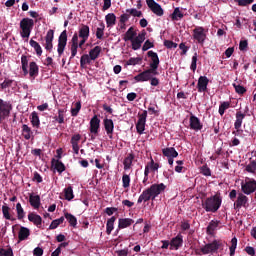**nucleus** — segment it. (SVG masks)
Masks as SVG:
<instances>
[{
  "instance_id": "62",
  "label": "nucleus",
  "mask_w": 256,
  "mask_h": 256,
  "mask_svg": "<svg viewBox=\"0 0 256 256\" xmlns=\"http://www.w3.org/2000/svg\"><path fill=\"white\" fill-rule=\"evenodd\" d=\"M142 59L139 58V57H136V58H130L128 61H127V65H139L141 63Z\"/></svg>"
},
{
  "instance_id": "60",
  "label": "nucleus",
  "mask_w": 256,
  "mask_h": 256,
  "mask_svg": "<svg viewBox=\"0 0 256 256\" xmlns=\"http://www.w3.org/2000/svg\"><path fill=\"white\" fill-rule=\"evenodd\" d=\"M164 46H166L167 49H177V43L171 40H165Z\"/></svg>"
},
{
  "instance_id": "32",
  "label": "nucleus",
  "mask_w": 256,
  "mask_h": 256,
  "mask_svg": "<svg viewBox=\"0 0 256 256\" xmlns=\"http://www.w3.org/2000/svg\"><path fill=\"white\" fill-rule=\"evenodd\" d=\"M51 164L60 174L63 173V171L66 169L65 164H63V162L60 160H55V158L51 160Z\"/></svg>"
},
{
  "instance_id": "27",
  "label": "nucleus",
  "mask_w": 256,
  "mask_h": 256,
  "mask_svg": "<svg viewBox=\"0 0 256 256\" xmlns=\"http://www.w3.org/2000/svg\"><path fill=\"white\" fill-rule=\"evenodd\" d=\"M245 113L241 111L236 112V120L234 122V129H241V125H243V119H245Z\"/></svg>"
},
{
  "instance_id": "17",
  "label": "nucleus",
  "mask_w": 256,
  "mask_h": 256,
  "mask_svg": "<svg viewBox=\"0 0 256 256\" xmlns=\"http://www.w3.org/2000/svg\"><path fill=\"white\" fill-rule=\"evenodd\" d=\"M79 47V36L77 33H74L72 39H71V46H70V51H71V56L70 59H73L77 55V49Z\"/></svg>"
},
{
  "instance_id": "29",
  "label": "nucleus",
  "mask_w": 256,
  "mask_h": 256,
  "mask_svg": "<svg viewBox=\"0 0 256 256\" xmlns=\"http://www.w3.org/2000/svg\"><path fill=\"white\" fill-rule=\"evenodd\" d=\"M102 48L101 46H95L93 49L89 51V57L92 61L99 59V55H101Z\"/></svg>"
},
{
  "instance_id": "63",
  "label": "nucleus",
  "mask_w": 256,
  "mask_h": 256,
  "mask_svg": "<svg viewBox=\"0 0 256 256\" xmlns=\"http://www.w3.org/2000/svg\"><path fill=\"white\" fill-rule=\"evenodd\" d=\"M117 211H119L118 208H115V207H107V208L104 210V213H106V215H108L109 217H111V215H113V213H117Z\"/></svg>"
},
{
  "instance_id": "34",
  "label": "nucleus",
  "mask_w": 256,
  "mask_h": 256,
  "mask_svg": "<svg viewBox=\"0 0 256 256\" xmlns=\"http://www.w3.org/2000/svg\"><path fill=\"white\" fill-rule=\"evenodd\" d=\"M172 21H179L185 17V14L181 12V8L176 7L173 11V13L170 15Z\"/></svg>"
},
{
  "instance_id": "54",
  "label": "nucleus",
  "mask_w": 256,
  "mask_h": 256,
  "mask_svg": "<svg viewBox=\"0 0 256 256\" xmlns=\"http://www.w3.org/2000/svg\"><path fill=\"white\" fill-rule=\"evenodd\" d=\"M122 183H123V187L124 189H127L130 184H131V178L129 177V175L124 174L122 177Z\"/></svg>"
},
{
  "instance_id": "21",
  "label": "nucleus",
  "mask_w": 256,
  "mask_h": 256,
  "mask_svg": "<svg viewBox=\"0 0 256 256\" xmlns=\"http://www.w3.org/2000/svg\"><path fill=\"white\" fill-rule=\"evenodd\" d=\"M136 37H137V30H135V27L131 26L123 35V41L127 43V41H131Z\"/></svg>"
},
{
  "instance_id": "42",
  "label": "nucleus",
  "mask_w": 256,
  "mask_h": 256,
  "mask_svg": "<svg viewBox=\"0 0 256 256\" xmlns=\"http://www.w3.org/2000/svg\"><path fill=\"white\" fill-rule=\"evenodd\" d=\"M64 217L67 219L71 227H77V217L68 212L64 214Z\"/></svg>"
},
{
  "instance_id": "52",
  "label": "nucleus",
  "mask_w": 256,
  "mask_h": 256,
  "mask_svg": "<svg viewBox=\"0 0 256 256\" xmlns=\"http://www.w3.org/2000/svg\"><path fill=\"white\" fill-rule=\"evenodd\" d=\"M235 249H237V237L231 239L230 256L235 255Z\"/></svg>"
},
{
  "instance_id": "9",
  "label": "nucleus",
  "mask_w": 256,
  "mask_h": 256,
  "mask_svg": "<svg viewBox=\"0 0 256 256\" xmlns=\"http://www.w3.org/2000/svg\"><path fill=\"white\" fill-rule=\"evenodd\" d=\"M192 37H193L194 41H197V43H199V45H204L205 40L207 39V33L205 31V28H203L201 26H197L193 30Z\"/></svg>"
},
{
  "instance_id": "36",
  "label": "nucleus",
  "mask_w": 256,
  "mask_h": 256,
  "mask_svg": "<svg viewBox=\"0 0 256 256\" xmlns=\"http://www.w3.org/2000/svg\"><path fill=\"white\" fill-rule=\"evenodd\" d=\"M107 27H113L117 23V16L113 13H109L105 16Z\"/></svg>"
},
{
  "instance_id": "6",
  "label": "nucleus",
  "mask_w": 256,
  "mask_h": 256,
  "mask_svg": "<svg viewBox=\"0 0 256 256\" xmlns=\"http://www.w3.org/2000/svg\"><path fill=\"white\" fill-rule=\"evenodd\" d=\"M223 247V241L221 240H214L211 243H208L200 248V252L202 255H213V253H217L219 249Z\"/></svg>"
},
{
  "instance_id": "53",
  "label": "nucleus",
  "mask_w": 256,
  "mask_h": 256,
  "mask_svg": "<svg viewBox=\"0 0 256 256\" xmlns=\"http://www.w3.org/2000/svg\"><path fill=\"white\" fill-rule=\"evenodd\" d=\"M0 256H14L13 249L11 247L8 249L0 248Z\"/></svg>"
},
{
  "instance_id": "23",
  "label": "nucleus",
  "mask_w": 256,
  "mask_h": 256,
  "mask_svg": "<svg viewBox=\"0 0 256 256\" xmlns=\"http://www.w3.org/2000/svg\"><path fill=\"white\" fill-rule=\"evenodd\" d=\"M79 141H81V135L75 134L71 138V145L75 155H79Z\"/></svg>"
},
{
  "instance_id": "26",
  "label": "nucleus",
  "mask_w": 256,
  "mask_h": 256,
  "mask_svg": "<svg viewBox=\"0 0 256 256\" xmlns=\"http://www.w3.org/2000/svg\"><path fill=\"white\" fill-rule=\"evenodd\" d=\"M28 221L35 224L36 227H41L43 223V218H41L38 214L30 213L28 214Z\"/></svg>"
},
{
  "instance_id": "5",
  "label": "nucleus",
  "mask_w": 256,
  "mask_h": 256,
  "mask_svg": "<svg viewBox=\"0 0 256 256\" xmlns=\"http://www.w3.org/2000/svg\"><path fill=\"white\" fill-rule=\"evenodd\" d=\"M33 27H35V21L31 18H23L20 21V35L23 39H29L31 36V31H33Z\"/></svg>"
},
{
  "instance_id": "35",
  "label": "nucleus",
  "mask_w": 256,
  "mask_h": 256,
  "mask_svg": "<svg viewBox=\"0 0 256 256\" xmlns=\"http://www.w3.org/2000/svg\"><path fill=\"white\" fill-rule=\"evenodd\" d=\"M115 221H117V217H115V216H112L111 218H109L107 220V223H106V233H107V235H111V232L114 229Z\"/></svg>"
},
{
  "instance_id": "46",
  "label": "nucleus",
  "mask_w": 256,
  "mask_h": 256,
  "mask_svg": "<svg viewBox=\"0 0 256 256\" xmlns=\"http://www.w3.org/2000/svg\"><path fill=\"white\" fill-rule=\"evenodd\" d=\"M55 121L62 125V123H65V110L59 109L58 110V116L54 117Z\"/></svg>"
},
{
  "instance_id": "64",
  "label": "nucleus",
  "mask_w": 256,
  "mask_h": 256,
  "mask_svg": "<svg viewBox=\"0 0 256 256\" xmlns=\"http://www.w3.org/2000/svg\"><path fill=\"white\" fill-rule=\"evenodd\" d=\"M247 47H249V42H247V40L240 41L239 43L240 51H247Z\"/></svg>"
},
{
  "instance_id": "50",
  "label": "nucleus",
  "mask_w": 256,
  "mask_h": 256,
  "mask_svg": "<svg viewBox=\"0 0 256 256\" xmlns=\"http://www.w3.org/2000/svg\"><path fill=\"white\" fill-rule=\"evenodd\" d=\"M126 13H129V15H132V17H143V12L132 8V9H127Z\"/></svg>"
},
{
  "instance_id": "44",
  "label": "nucleus",
  "mask_w": 256,
  "mask_h": 256,
  "mask_svg": "<svg viewBox=\"0 0 256 256\" xmlns=\"http://www.w3.org/2000/svg\"><path fill=\"white\" fill-rule=\"evenodd\" d=\"M229 107H231V102H227V101L222 102L220 104L219 110H218L219 115H221V117H223V115H225V111H227V109H229Z\"/></svg>"
},
{
  "instance_id": "51",
  "label": "nucleus",
  "mask_w": 256,
  "mask_h": 256,
  "mask_svg": "<svg viewBox=\"0 0 256 256\" xmlns=\"http://www.w3.org/2000/svg\"><path fill=\"white\" fill-rule=\"evenodd\" d=\"M80 111H81V102H76L75 103V108L71 109L72 117H77V115H79Z\"/></svg>"
},
{
  "instance_id": "19",
  "label": "nucleus",
  "mask_w": 256,
  "mask_h": 256,
  "mask_svg": "<svg viewBox=\"0 0 256 256\" xmlns=\"http://www.w3.org/2000/svg\"><path fill=\"white\" fill-rule=\"evenodd\" d=\"M207 85H209V78L207 76H200L197 83L198 93H205Z\"/></svg>"
},
{
  "instance_id": "8",
  "label": "nucleus",
  "mask_w": 256,
  "mask_h": 256,
  "mask_svg": "<svg viewBox=\"0 0 256 256\" xmlns=\"http://www.w3.org/2000/svg\"><path fill=\"white\" fill-rule=\"evenodd\" d=\"M11 111H13L11 102L0 99V123L5 121V119L11 115Z\"/></svg>"
},
{
  "instance_id": "15",
  "label": "nucleus",
  "mask_w": 256,
  "mask_h": 256,
  "mask_svg": "<svg viewBox=\"0 0 256 256\" xmlns=\"http://www.w3.org/2000/svg\"><path fill=\"white\" fill-rule=\"evenodd\" d=\"M189 123L192 131H201V129H203V123H201V120L195 115L190 116Z\"/></svg>"
},
{
  "instance_id": "25",
  "label": "nucleus",
  "mask_w": 256,
  "mask_h": 256,
  "mask_svg": "<svg viewBox=\"0 0 256 256\" xmlns=\"http://www.w3.org/2000/svg\"><path fill=\"white\" fill-rule=\"evenodd\" d=\"M29 235H31V230L27 227H20V230L18 232V239L19 241H26V239H29Z\"/></svg>"
},
{
  "instance_id": "14",
  "label": "nucleus",
  "mask_w": 256,
  "mask_h": 256,
  "mask_svg": "<svg viewBox=\"0 0 256 256\" xmlns=\"http://www.w3.org/2000/svg\"><path fill=\"white\" fill-rule=\"evenodd\" d=\"M247 203H249V198L245 193H238L237 200L234 202V209H241V207H247Z\"/></svg>"
},
{
  "instance_id": "13",
  "label": "nucleus",
  "mask_w": 256,
  "mask_h": 256,
  "mask_svg": "<svg viewBox=\"0 0 256 256\" xmlns=\"http://www.w3.org/2000/svg\"><path fill=\"white\" fill-rule=\"evenodd\" d=\"M101 127V119L97 115H94L90 120V133L99 135V129Z\"/></svg>"
},
{
  "instance_id": "12",
  "label": "nucleus",
  "mask_w": 256,
  "mask_h": 256,
  "mask_svg": "<svg viewBox=\"0 0 256 256\" xmlns=\"http://www.w3.org/2000/svg\"><path fill=\"white\" fill-rule=\"evenodd\" d=\"M146 4L154 15H157V17H163L165 12L159 3L155 2V0H146Z\"/></svg>"
},
{
  "instance_id": "10",
  "label": "nucleus",
  "mask_w": 256,
  "mask_h": 256,
  "mask_svg": "<svg viewBox=\"0 0 256 256\" xmlns=\"http://www.w3.org/2000/svg\"><path fill=\"white\" fill-rule=\"evenodd\" d=\"M146 123H147V110H144L142 113H138L136 131L139 135H143V133L145 132Z\"/></svg>"
},
{
  "instance_id": "33",
  "label": "nucleus",
  "mask_w": 256,
  "mask_h": 256,
  "mask_svg": "<svg viewBox=\"0 0 256 256\" xmlns=\"http://www.w3.org/2000/svg\"><path fill=\"white\" fill-rule=\"evenodd\" d=\"M130 42H131V47H132L133 51H139V49H141V47L144 43V41L141 40L138 36L133 38Z\"/></svg>"
},
{
  "instance_id": "22",
  "label": "nucleus",
  "mask_w": 256,
  "mask_h": 256,
  "mask_svg": "<svg viewBox=\"0 0 256 256\" xmlns=\"http://www.w3.org/2000/svg\"><path fill=\"white\" fill-rule=\"evenodd\" d=\"M134 223H135V220L131 218H120L118 220V228L127 229V227H131Z\"/></svg>"
},
{
  "instance_id": "49",
  "label": "nucleus",
  "mask_w": 256,
  "mask_h": 256,
  "mask_svg": "<svg viewBox=\"0 0 256 256\" xmlns=\"http://www.w3.org/2000/svg\"><path fill=\"white\" fill-rule=\"evenodd\" d=\"M233 87H234L236 93H238V95H245V93H247V89L244 86L234 83Z\"/></svg>"
},
{
  "instance_id": "28",
  "label": "nucleus",
  "mask_w": 256,
  "mask_h": 256,
  "mask_svg": "<svg viewBox=\"0 0 256 256\" xmlns=\"http://www.w3.org/2000/svg\"><path fill=\"white\" fill-rule=\"evenodd\" d=\"M162 155H164V157H167V158L179 157V152H177V150H175V148L173 147H168V148L162 149Z\"/></svg>"
},
{
  "instance_id": "55",
  "label": "nucleus",
  "mask_w": 256,
  "mask_h": 256,
  "mask_svg": "<svg viewBox=\"0 0 256 256\" xmlns=\"http://www.w3.org/2000/svg\"><path fill=\"white\" fill-rule=\"evenodd\" d=\"M155 47V44L151 42V40H146L142 46V51H149V49H153Z\"/></svg>"
},
{
  "instance_id": "40",
  "label": "nucleus",
  "mask_w": 256,
  "mask_h": 256,
  "mask_svg": "<svg viewBox=\"0 0 256 256\" xmlns=\"http://www.w3.org/2000/svg\"><path fill=\"white\" fill-rule=\"evenodd\" d=\"M30 46L33 47V49H34V51L36 52V55H37L38 57H41V55H43V49L41 48V45L38 44L37 41L31 39V40H30Z\"/></svg>"
},
{
  "instance_id": "31",
  "label": "nucleus",
  "mask_w": 256,
  "mask_h": 256,
  "mask_svg": "<svg viewBox=\"0 0 256 256\" xmlns=\"http://www.w3.org/2000/svg\"><path fill=\"white\" fill-rule=\"evenodd\" d=\"M30 123L36 129H39V127H41V120H39V114H37V112L34 111L31 113Z\"/></svg>"
},
{
  "instance_id": "16",
  "label": "nucleus",
  "mask_w": 256,
  "mask_h": 256,
  "mask_svg": "<svg viewBox=\"0 0 256 256\" xmlns=\"http://www.w3.org/2000/svg\"><path fill=\"white\" fill-rule=\"evenodd\" d=\"M103 125L109 139H113V131L115 130V123H113V120L109 118H105L103 120Z\"/></svg>"
},
{
  "instance_id": "4",
  "label": "nucleus",
  "mask_w": 256,
  "mask_h": 256,
  "mask_svg": "<svg viewBox=\"0 0 256 256\" xmlns=\"http://www.w3.org/2000/svg\"><path fill=\"white\" fill-rule=\"evenodd\" d=\"M22 71L25 76L30 75L31 79H36L39 75V66L36 62H30L26 55L21 56Z\"/></svg>"
},
{
  "instance_id": "48",
  "label": "nucleus",
  "mask_w": 256,
  "mask_h": 256,
  "mask_svg": "<svg viewBox=\"0 0 256 256\" xmlns=\"http://www.w3.org/2000/svg\"><path fill=\"white\" fill-rule=\"evenodd\" d=\"M103 35H105V24L102 23L96 30V38L103 39Z\"/></svg>"
},
{
  "instance_id": "7",
  "label": "nucleus",
  "mask_w": 256,
  "mask_h": 256,
  "mask_svg": "<svg viewBox=\"0 0 256 256\" xmlns=\"http://www.w3.org/2000/svg\"><path fill=\"white\" fill-rule=\"evenodd\" d=\"M241 191L244 195H253L256 192V180L253 178L246 177L241 182Z\"/></svg>"
},
{
  "instance_id": "39",
  "label": "nucleus",
  "mask_w": 256,
  "mask_h": 256,
  "mask_svg": "<svg viewBox=\"0 0 256 256\" xmlns=\"http://www.w3.org/2000/svg\"><path fill=\"white\" fill-rule=\"evenodd\" d=\"M219 223H221V222L217 221V220L216 221L212 220L206 228L207 234L213 235V233L215 232V229H217V227H219Z\"/></svg>"
},
{
  "instance_id": "20",
  "label": "nucleus",
  "mask_w": 256,
  "mask_h": 256,
  "mask_svg": "<svg viewBox=\"0 0 256 256\" xmlns=\"http://www.w3.org/2000/svg\"><path fill=\"white\" fill-rule=\"evenodd\" d=\"M90 33H91V30H90L89 26H87L85 24H80V26L78 28V33H77L78 38L89 39Z\"/></svg>"
},
{
  "instance_id": "43",
  "label": "nucleus",
  "mask_w": 256,
  "mask_h": 256,
  "mask_svg": "<svg viewBox=\"0 0 256 256\" xmlns=\"http://www.w3.org/2000/svg\"><path fill=\"white\" fill-rule=\"evenodd\" d=\"M16 213H17V219L21 221V219H25V210L23 209V206H21V203L16 204Z\"/></svg>"
},
{
  "instance_id": "47",
  "label": "nucleus",
  "mask_w": 256,
  "mask_h": 256,
  "mask_svg": "<svg viewBox=\"0 0 256 256\" xmlns=\"http://www.w3.org/2000/svg\"><path fill=\"white\" fill-rule=\"evenodd\" d=\"M245 171L247 173L255 174V172H256V161L255 160H251L250 163L248 165H246Z\"/></svg>"
},
{
  "instance_id": "1",
  "label": "nucleus",
  "mask_w": 256,
  "mask_h": 256,
  "mask_svg": "<svg viewBox=\"0 0 256 256\" xmlns=\"http://www.w3.org/2000/svg\"><path fill=\"white\" fill-rule=\"evenodd\" d=\"M147 55L152 61L150 63V68L134 77V80L137 81V83L149 81V79H151V73H153V75H159V72H157V69H159V55L157 52H153V50L148 51Z\"/></svg>"
},
{
  "instance_id": "59",
  "label": "nucleus",
  "mask_w": 256,
  "mask_h": 256,
  "mask_svg": "<svg viewBox=\"0 0 256 256\" xmlns=\"http://www.w3.org/2000/svg\"><path fill=\"white\" fill-rule=\"evenodd\" d=\"M153 73H150V78L148 79V81H150V85H152V87H157V85H159V78L157 77H153Z\"/></svg>"
},
{
  "instance_id": "56",
  "label": "nucleus",
  "mask_w": 256,
  "mask_h": 256,
  "mask_svg": "<svg viewBox=\"0 0 256 256\" xmlns=\"http://www.w3.org/2000/svg\"><path fill=\"white\" fill-rule=\"evenodd\" d=\"M147 166L151 169V171H159V163H155V160L151 158V161L147 164Z\"/></svg>"
},
{
  "instance_id": "11",
  "label": "nucleus",
  "mask_w": 256,
  "mask_h": 256,
  "mask_svg": "<svg viewBox=\"0 0 256 256\" xmlns=\"http://www.w3.org/2000/svg\"><path fill=\"white\" fill-rule=\"evenodd\" d=\"M65 47H67V30H64L61 32L59 38H58V55L61 57L63 53L65 52Z\"/></svg>"
},
{
  "instance_id": "30",
  "label": "nucleus",
  "mask_w": 256,
  "mask_h": 256,
  "mask_svg": "<svg viewBox=\"0 0 256 256\" xmlns=\"http://www.w3.org/2000/svg\"><path fill=\"white\" fill-rule=\"evenodd\" d=\"M134 159H135V155L133 153H130L127 155V157L123 161L125 171H129V169H131V165H133Z\"/></svg>"
},
{
  "instance_id": "41",
  "label": "nucleus",
  "mask_w": 256,
  "mask_h": 256,
  "mask_svg": "<svg viewBox=\"0 0 256 256\" xmlns=\"http://www.w3.org/2000/svg\"><path fill=\"white\" fill-rule=\"evenodd\" d=\"M9 211H11V208H9V206H7V204H4L2 206V214L4 219H7V221H15V218L11 217V213H9Z\"/></svg>"
},
{
  "instance_id": "37",
  "label": "nucleus",
  "mask_w": 256,
  "mask_h": 256,
  "mask_svg": "<svg viewBox=\"0 0 256 256\" xmlns=\"http://www.w3.org/2000/svg\"><path fill=\"white\" fill-rule=\"evenodd\" d=\"M31 135H33V131L31 130L30 127H28L27 124L22 125V136L26 141H29L31 139Z\"/></svg>"
},
{
  "instance_id": "57",
  "label": "nucleus",
  "mask_w": 256,
  "mask_h": 256,
  "mask_svg": "<svg viewBox=\"0 0 256 256\" xmlns=\"http://www.w3.org/2000/svg\"><path fill=\"white\" fill-rule=\"evenodd\" d=\"M190 69L193 72L197 71V52H195L194 55L192 56V62L190 65Z\"/></svg>"
},
{
  "instance_id": "2",
  "label": "nucleus",
  "mask_w": 256,
  "mask_h": 256,
  "mask_svg": "<svg viewBox=\"0 0 256 256\" xmlns=\"http://www.w3.org/2000/svg\"><path fill=\"white\" fill-rule=\"evenodd\" d=\"M167 189V186L163 183L160 184H152L149 188L144 190L142 194L139 196L137 203H147V201H155L161 193H163Z\"/></svg>"
},
{
  "instance_id": "58",
  "label": "nucleus",
  "mask_w": 256,
  "mask_h": 256,
  "mask_svg": "<svg viewBox=\"0 0 256 256\" xmlns=\"http://www.w3.org/2000/svg\"><path fill=\"white\" fill-rule=\"evenodd\" d=\"M53 39H55V31L50 29L45 36V41L53 42Z\"/></svg>"
},
{
  "instance_id": "38",
  "label": "nucleus",
  "mask_w": 256,
  "mask_h": 256,
  "mask_svg": "<svg viewBox=\"0 0 256 256\" xmlns=\"http://www.w3.org/2000/svg\"><path fill=\"white\" fill-rule=\"evenodd\" d=\"M64 197L66 201H73L75 194H73V186H68L64 189Z\"/></svg>"
},
{
  "instance_id": "24",
  "label": "nucleus",
  "mask_w": 256,
  "mask_h": 256,
  "mask_svg": "<svg viewBox=\"0 0 256 256\" xmlns=\"http://www.w3.org/2000/svg\"><path fill=\"white\" fill-rule=\"evenodd\" d=\"M29 203L34 209H39V207H41V197L39 195H33V193H31L29 195Z\"/></svg>"
},
{
  "instance_id": "3",
  "label": "nucleus",
  "mask_w": 256,
  "mask_h": 256,
  "mask_svg": "<svg viewBox=\"0 0 256 256\" xmlns=\"http://www.w3.org/2000/svg\"><path fill=\"white\" fill-rule=\"evenodd\" d=\"M223 203V197L221 194H215L205 199L202 202V207L206 213H217L221 209V204Z\"/></svg>"
},
{
  "instance_id": "18",
  "label": "nucleus",
  "mask_w": 256,
  "mask_h": 256,
  "mask_svg": "<svg viewBox=\"0 0 256 256\" xmlns=\"http://www.w3.org/2000/svg\"><path fill=\"white\" fill-rule=\"evenodd\" d=\"M180 247H183V235L178 234L170 241V250L173 251L175 249L177 251Z\"/></svg>"
},
{
  "instance_id": "61",
  "label": "nucleus",
  "mask_w": 256,
  "mask_h": 256,
  "mask_svg": "<svg viewBox=\"0 0 256 256\" xmlns=\"http://www.w3.org/2000/svg\"><path fill=\"white\" fill-rule=\"evenodd\" d=\"M13 85V80L11 79H5L3 83L0 84L1 89H7Z\"/></svg>"
},
{
  "instance_id": "45",
  "label": "nucleus",
  "mask_w": 256,
  "mask_h": 256,
  "mask_svg": "<svg viewBox=\"0 0 256 256\" xmlns=\"http://www.w3.org/2000/svg\"><path fill=\"white\" fill-rule=\"evenodd\" d=\"M91 61H93L91 56H89V54H84L80 58V66L85 67L86 65H91Z\"/></svg>"
}]
</instances>
